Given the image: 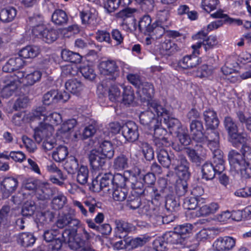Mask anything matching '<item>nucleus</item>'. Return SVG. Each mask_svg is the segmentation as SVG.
Instances as JSON below:
<instances>
[{"label":"nucleus","instance_id":"nucleus-21","mask_svg":"<svg viewBox=\"0 0 251 251\" xmlns=\"http://www.w3.org/2000/svg\"><path fill=\"white\" fill-rule=\"evenodd\" d=\"M205 125L207 128H217L219 124V121L215 111L208 109L203 113Z\"/></svg>","mask_w":251,"mask_h":251},{"label":"nucleus","instance_id":"nucleus-20","mask_svg":"<svg viewBox=\"0 0 251 251\" xmlns=\"http://www.w3.org/2000/svg\"><path fill=\"white\" fill-rule=\"evenodd\" d=\"M201 63V59L195 55L184 56L178 62L179 66L184 69L196 67Z\"/></svg>","mask_w":251,"mask_h":251},{"label":"nucleus","instance_id":"nucleus-60","mask_svg":"<svg viewBox=\"0 0 251 251\" xmlns=\"http://www.w3.org/2000/svg\"><path fill=\"white\" fill-rule=\"evenodd\" d=\"M57 92L51 90L46 93L43 96V102L45 105H50L57 102Z\"/></svg>","mask_w":251,"mask_h":251},{"label":"nucleus","instance_id":"nucleus-27","mask_svg":"<svg viewBox=\"0 0 251 251\" xmlns=\"http://www.w3.org/2000/svg\"><path fill=\"white\" fill-rule=\"evenodd\" d=\"M211 164L217 171V174H221L225 170V160L222 151H217L213 155V160Z\"/></svg>","mask_w":251,"mask_h":251},{"label":"nucleus","instance_id":"nucleus-23","mask_svg":"<svg viewBox=\"0 0 251 251\" xmlns=\"http://www.w3.org/2000/svg\"><path fill=\"white\" fill-rule=\"evenodd\" d=\"M177 50V45L170 39H166L163 42L161 43L159 48L160 53L164 56H171Z\"/></svg>","mask_w":251,"mask_h":251},{"label":"nucleus","instance_id":"nucleus-38","mask_svg":"<svg viewBox=\"0 0 251 251\" xmlns=\"http://www.w3.org/2000/svg\"><path fill=\"white\" fill-rule=\"evenodd\" d=\"M223 25L222 21H217L213 22L207 25L206 27V31L204 30H201L197 34L193 36L194 39L198 40L200 38H203V37H206L208 33L214 29H217Z\"/></svg>","mask_w":251,"mask_h":251},{"label":"nucleus","instance_id":"nucleus-46","mask_svg":"<svg viewBox=\"0 0 251 251\" xmlns=\"http://www.w3.org/2000/svg\"><path fill=\"white\" fill-rule=\"evenodd\" d=\"M222 72L226 76V78L231 82L235 83L238 80L239 75L235 70L225 65L221 68Z\"/></svg>","mask_w":251,"mask_h":251},{"label":"nucleus","instance_id":"nucleus-42","mask_svg":"<svg viewBox=\"0 0 251 251\" xmlns=\"http://www.w3.org/2000/svg\"><path fill=\"white\" fill-rule=\"evenodd\" d=\"M68 154L67 148L64 146H60L53 151L52 156L56 162H60L65 159Z\"/></svg>","mask_w":251,"mask_h":251},{"label":"nucleus","instance_id":"nucleus-39","mask_svg":"<svg viewBox=\"0 0 251 251\" xmlns=\"http://www.w3.org/2000/svg\"><path fill=\"white\" fill-rule=\"evenodd\" d=\"M52 21L57 25H63L67 23L68 16L65 11L61 9H56L51 17Z\"/></svg>","mask_w":251,"mask_h":251},{"label":"nucleus","instance_id":"nucleus-58","mask_svg":"<svg viewBox=\"0 0 251 251\" xmlns=\"http://www.w3.org/2000/svg\"><path fill=\"white\" fill-rule=\"evenodd\" d=\"M82 75L86 78L93 80L96 77V74L92 66L89 65H83L79 67Z\"/></svg>","mask_w":251,"mask_h":251},{"label":"nucleus","instance_id":"nucleus-13","mask_svg":"<svg viewBox=\"0 0 251 251\" xmlns=\"http://www.w3.org/2000/svg\"><path fill=\"white\" fill-rule=\"evenodd\" d=\"M186 153L190 161L197 165H200L205 158L206 150L201 146L197 149L187 148Z\"/></svg>","mask_w":251,"mask_h":251},{"label":"nucleus","instance_id":"nucleus-16","mask_svg":"<svg viewBox=\"0 0 251 251\" xmlns=\"http://www.w3.org/2000/svg\"><path fill=\"white\" fill-rule=\"evenodd\" d=\"M42 22L43 18L41 16H35L29 18V23L32 25V34L40 39L46 28Z\"/></svg>","mask_w":251,"mask_h":251},{"label":"nucleus","instance_id":"nucleus-56","mask_svg":"<svg viewBox=\"0 0 251 251\" xmlns=\"http://www.w3.org/2000/svg\"><path fill=\"white\" fill-rule=\"evenodd\" d=\"M66 201V197L63 194H59L52 199L51 202L52 207L55 210L60 209L64 206Z\"/></svg>","mask_w":251,"mask_h":251},{"label":"nucleus","instance_id":"nucleus-64","mask_svg":"<svg viewBox=\"0 0 251 251\" xmlns=\"http://www.w3.org/2000/svg\"><path fill=\"white\" fill-rule=\"evenodd\" d=\"M113 177L112 187H126L127 179L123 175L116 174L114 176L113 175Z\"/></svg>","mask_w":251,"mask_h":251},{"label":"nucleus","instance_id":"nucleus-26","mask_svg":"<svg viewBox=\"0 0 251 251\" xmlns=\"http://www.w3.org/2000/svg\"><path fill=\"white\" fill-rule=\"evenodd\" d=\"M40 52V49L36 46H27L22 49L19 54L23 58L30 59L37 57Z\"/></svg>","mask_w":251,"mask_h":251},{"label":"nucleus","instance_id":"nucleus-22","mask_svg":"<svg viewBox=\"0 0 251 251\" xmlns=\"http://www.w3.org/2000/svg\"><path fill=\"white\" fill-rule=\"evenodd\" d=\"M116 227L115 232L117 236L122 238L128 232L133 229L131 224L122 220H116L114 222Z\"/></svg>","mask_w":251,"mask_h":251},{"label":"nucleus","instance_id":"nucleus-41","mask_svg":"<svg viewBox=\"0 0 251 251\" xmlns=\"http://www.w3.org/2000/svg\"><path fill=\"white\" fill-rule=\"evenodd\" d=\"M136 144L141 149L145 158L147 160H151L154 157V151L152 148L147 142L138 141Z\"/></svg>","mask_w":251,"mask_h":251},{"label":"nucleus","instance_id":"nucleus-24","mask_svg":"<svg viewBox=\"0 0 251 251\" xmlns=\"http://www.w3.org/2000/svg\"><path fill=\"white\" fill-rule=\"evenodd\" d=\"M168 244L184 246L186 244V236L179 234L175 230L174 231H169L164 234Z\"/></svg>","mask_w":251,"mask_h":251},{"label":"nucleus","instance_id":"nucleus-57","mask_svg":"<svg viewBox=\"0 0 251 251\" xmlns=\"http://www.w3.org/2000/svg\"><path fill=\"white\" fill-rule=\"evenodd\" d=\"M78 167L76 159L74 157L69 158L64 164V168L69 174H74Z\"/></svg>","mask_w":251,"mask_h":251},{"label":"nucleus","instance_id":"nucleus-52","mask_svg":"<svg viewBox=\"0 0 251 251\" xmlns=\"http://www.w3.org/2000/svg\"><path fill=\"white\" fill-rule=\"evenodd\" d=\"M220 4L219 0H202V8L208 13L217 9Z\"/></svg>","mask_w":251,"mask_h":251},{"label":"nucleus","instance_id":"nucleus-37","mask_svg":"<svg viewBox=\"0 0 251 251\" xmlns=\"http://www.w3.org/2000/svg\"><path fill=\"white\" fill-rule=\"evenodd\" d=\"M151 19L148 15H145L140 18L138 23L139 30L145 34L151 32L152 30Z\"/></svg>","mask_w":251,"mask_h":251},{"label":"nucleus","instance_id":"nucleus-17","mask_svg":"<svg viewBox=\"0 0 251 251\" xmlns=\"http://www.w3.org/2000/svg\"><path fill=\"white\" fill-rule=\"evenodd\" d=\"M98 177L97 178L98 179ZM113 175L111 173L104 174L99 181L98 179L92 181V187L95 191H100L109 185H112Z\"/></svg>","mask_w":251,"mask_h":251},{"label":"nucleus","instance_id":"nucleus-5","mask_svg":"<svg viewBox=\"0 0 251 251\" xmlns=\"http://www.w3.org/2000/svg\"><path fill=\"white\" fill-rule=\"evenodd\" d=\"M76 231H71L70 229H65L62 233L63 242H67L70 248L73 250L80 249L84 251V241L79 237L76 236Z\"/></svg>","mask_w":251,"mask_h":251},{"label":"nucleus","instance_id":"nucleus-43","mask_svg":"<svg viewBox=\"0 0 251 251\" xmlns=\"http://www.w3.org/2000/svg\"><path fill=\"white\" fill-rule=\"evenodd\" d=\"M201 172L202 178L206 180L212 179L217 173L212 164L209 163H206L203 165Z\"/></svg>","mask_w":251,"mask_h":251},{"label":"nucleus","instance_id":"nucleus-51","mask_svg":"<svg viewBox=\"0 0 251 251\" xmlns=\"http://www.w3.org/2000/svg\"><path fill=\"white\" fill-rule=\"evenodd\" d=\"M124 92L123 95L122 101L125 104H131L134 99V94L133 90L131 86L123 87Z\"/></svg>","mask_w":251,"mask_h":251},{"label":"nucleus","instance_id":"nucleus-14","mask_svg":"<svg viewBox=\"0 0 251 251\" xmlns=\"http://www.w3.org/2000/svg\"><path fill=\"white\" fill-rule=\"evenodd\" d=\"M89 159L90 165L94 170L102 169L105 163V157L99 150H92L89 154Z\"/></svg>","mask_w":251,"mask_h":251},{"label":"nucleus","instance_id":"nucleus-59","mask_svg":"<svg viewBox=\"0 0 251 251\" xmlns=\"http://www.w3.org/2000/svg\"><path fill=\"white\" fill-rule=\"evenodd\" d=\"M89 171L87 167L81 166L77 172V181L80 184L84 185L87 182Z\"/></svg>","mask_w":251,"mask_h":251},{"label":"nucleus","instance_id":"nucleus-31","mask_svg":"<svg viewBox=\"0 0 251 251\" xmlns=\"http://www.w3.org/2000/svg\"><path fill=\"white\" fill-rule=\"evenodd\" d=\"M42 76V72L38 69L27 71L25 79V85L32 86L34 85L41 80Z\"/></svg>","mask_w":251,"mask_h":251},{"label":"nucleus","instance_id":"nucleus-28","mask_svg":"<svg viewBox=\"0 0 251 251\" xmlns=\"http://www.w3.org/2000/svg\"><path fill=\"white\" fill-rule=\"evenodd\" d=\"M220 206L218 203L212 202L208 204H205L200 207L197 213L198 216H205L214 214L219 209Z\"/></svg>","mask_w":251,"mask_h":251},{"label":"nucleus","instance_id":"nucleus-40","mask_svg":"<svg viewBox=\"0 0 251 251\" xmlns=\"http://www.w3.org/2000/svg\"><path fill=\"white\" fill-rule=\"evenodd\" d=\"M61 57L64 61L75 63H79L81 59V56L79 53L66 49L62 50Z\"/></svg>","mask_w":251,"mask_h":251},{"label":"nucleus","instance_id":"nucleus-62","mask_svg":"<svg viewBox=\"0 0 251 251\" xmlns=\"http://www.w3.org/2000/svg\"><path fill=\"white\" fill-rule=\"evenodd\" d=\"M172 161V166L173 169L185 165H189V163L185 156L180 154L173 157Z\"/></svg>","mask_w":251,"mask_h":251},{"label":"nucleus","instance_id":"nucleus-8","mask_svg":"<svg viewBox=\"0 0 251 251\" xmlns=\"http://www.w3.org/2000/svg\"><path fill=\"white\" fill-rule=\"evenodd\" d=\"M99 68L100 73L109 76V79L115 80L119 76V68L115 60L103 61L100 63Z\"/></svg>","mask_w":251,"mask_h":251},{"label":"nucleus","instance_id":"nucleus-55","mask_svg":"<svg viewBox=\"0 0 251 251\" xmlns=\"http://www.w3.org/2000/svg\"><path fill=\"white\" fill-rule=\"evenodd\" d=\"M177 137L181 145L185 146L189 145L191 142V139L188 134V131L185 128H179L177 131Z\"/></svg>","mask_w":251,"mask_h":251},{"label":"nucleus","instance_id":"nucleus-35","mask_svg":"<svg viewBox=\"0 0 251 251\" xmlns=\"http://www.w3.org/2000/svg\"><path fill=\"white\" fill-rule=\"evenodd\" d=\"M35 240V238L32 234L26 232H23L19 234L17 239L18 243L25 247L33 245Z\"/></svg>","mask_w":251,"mask_h":251},{"label":"nucleus","instance_id":"nucleus-32","mask_svg":"<svg viewBox=\"0 0 251 251\" xmlns=\"http://www.w3.org/2000/svg\"><path fill=\"white\" fill-rule=\"evenodd\" d=\"M17 15V10L13 7L3 8L0 12V20L4 23L12 22Z\"/></svg>","mask_w":251,"mask_h":251},{"label":"nucleus","instance_id":"nucleus-12","mask_svg":"<svg viewBox=\"0 0 251 251\" xmlns=\"http://www.w3.org/2000/svg\"><path fill=\"white\" fill-rule=\"evenodd\" d=\"M235 242L236 240L231 237H219L214 242L213 248L216 251H229L235 246Z\"/></svg>","mask_w":251,"mask_h":251},{"label":"nucleus","instance_id":"nucleus-33","mask_svg":"<svg viewBox=\"0 0 251 251\" xmlns=\"http://www.w3.org/2000/svg\"><path fill=\"white\" fill-rule=\"evenodd\" d=\"M66 90L73 94L79 93L83 88L82 83L76 79H71L67 81L65 85Z\"/></svg>","mask_w":251,"mask_h":251},{"label":"nucleus","instance_id":"nucleus-6","mask_svg":"<svg viewBox=\"0 0 251 251\" xmlns=\"http://www.w3.org/2000/svg\"><path fill=\"white\" fill-rule=\"evenodd\" d=\"M0 94L3 98H8L14 95L18 90L19 85L17 80L11 75L3 77L0 81Z\"/></svg>","mask_w":251,"mask_h":251},{"label":"nucleus","instance_id":"nucleus-44","mask_svg":"<svg viewBox=\"0 0 251 251\" xmlns=\"http://www.w3.org/2000/svg\"><path fill=\"white\" fill-rule=\"evenodd\" d=\"M100 153L105 158L110 159L114 155V151L113 146L109 141H104L102 142L100 145Z\"/></svg>","mask_w":251,"mask_h":251},{"label":"nucleus","instance_id":"nucleus-30","mask_svg":"<svg viewBox=\"0 0 251 251\" xmlns=\"http://www.w3.org/2000/svg\"><path fill=\"white\" fill-rule=\"evenodd\" d=\"M110 194H112L113 199L116 201H122L126 200L128 194L126 187H112L108 189Z\"/></svg>","mask_w":251,"mask_h":251},{"label":"nucleus","instance_id":"nucleus-18","mask_svg":"<svg viewBox=\"0 0 251 251\" xmlns=\"http://www.w3.org/2000/svg\"><path fill=\"white\" fill-rule=\"evenodd\" d=\"M190 132L193 139L198 142L202 140L203 126L201 121L193 120L190 125Z\"/></svg>","mask_w":251,"mask_h":251},{"label":"nucleus","instance_id":"nucleus-50","mask_svg":"<svg viewBox=\"0 0 251 251\" xmlns=\"http://www.w3.org/2000/svg\"><path fill=\"white\" fill-rule=\"evenodd\" d=\"M38 187L37 188L36 192L37 193L41 194V199H47L49 198L50 194L51 192L50 184L46 182H39L38 183Z\"/></svg>","mask_w":251,"mask_h":251},{"label":"nucleus","instance_id":"nucleus-1","mask_svg":"<svg viewBox=\"0 0 251 251\" xmlns=\"http://www.w3.org/2000/svg\"><path fill=\"white\" fill-rule=\"evenodd\" d=\"M242 154L235 150L228 153V160L231 169L246 178L251 177V148L243 145L241 149Z\"/></svg>","mask_w":251,"mask_h":251},{"label":"nucleus","instance_id":"nucleus-29","mask_svg":"<svg viewBox=\"0 0 251 251\" xmlns=\"http://www.w3.org/2000/svg\"><path fill=\"white\" fill-rule=\"evenodd\" d=\"M230 218L236 221H240L242 219L241 212L240 211H234L231 213L229 211L226 210L222 212L217 217V220L221 222H226Z\"/></svg>","mask_w":251,"mask_h":251},{"label":"nucleus","instance_id":"nucleus-19","mask_svg":"<svg viewBox=\"0 0 251 251\" xmlns=\"http://www.w3.org/2000/svg\"><path fill=\"white\" fill-rule=\"evenodd\" d=\"M138 89V93L142 100L147 101V103L154 100H151L154 93V88L151 84L147 82H143L140 86V88Z\"/></svg>","mask_w":251,"mask_h":251},{"label":"nucleus","instance_id":"nucleus-15","mask_svg":"<svg viewBox=\"0 0 251 251\" xmlns=\"http://www.w3.org/2000/svg\"><path fill=\"white\" fill-rule=\"evenodd\" d=\"M202 40V41H200L192 46V48L194 52H197L198 49H200L202 45L204 47L205 51L213 49L218 44L217 37L215 35H210L208 37H203V38H200ZM199 40V39H198Z\"/></svg>","mask_w":251,"mask_h":251},{"label":"nucleus","instance_id":"nucleus-7","mask_svg":"<svg viewBox=\"0 0 251 251\" xmlns=\"http://www.w3.org/2000/svg\"><path fill=\"white\" fill-rule=\"evenodd\" d=\"M224 126L230 137L229 141L236 147L242 142L241 135L238 133V127L233 119L230 117H226L224 120Z\"/></svg>","mask_w":251,"mask_h":251},{"label":"nucleus","instance_id":"nucleus-49","mask_svg":"<svg viewBox=\"0 0 251 251\" xmlns=\"http://www.w3.org/2000/svg\"><path fill=\"white\" fill-rule=\"evenodd\" d=\"M198 199L199 198H195L194 197L186 198L184 202V208L189 210H193L198 205L200 204V203H203L205 201V199Z\"/></svg>","mask_w":251,"mask_h":251},{"label":"nucleus","instance_id":"nucleus-47","mask_svg":"<svg viewBox=\"0 0 251 251\" xmlns=\"http://www.w3.org/2000/svg\"><path fill=\"white\" fill-rule=\"evenodd\" d=\"M167 245L164 234L162 236L156 237L152 242V248L155 251H166Z\"/></svg>","mask_w":251,"mask_h":251},{"label":"nucleus","instance_id":"nucleus-54","mask_svg":"<svg viewBox=\"0 0 251 251\" xmlns=\"http://www.w3.org/2000/svg\"><path fill=\"white\" fill-rule=\"evenodd\" d=\"M216 128H207L205 135H202V140L201 142H206L219 140V134Z\"/></svg>","mask_w":251,"mask_h":251},{"label":"nucleus","instance_id":"nucleus-2","mask_svg":"<svg viewBox=\"0 0 251 251\" xmlns=\"http://www.w3.org/2000/svg\"><path fill=\"white\" fill-rule=\"evenodd\" d=\"M148 110L141 112L139 116L141 124L151 129L152 126H157L159 121L156 118L157 116H167L169 111L160 105L157 100L151 101L148 103Z\"/></svg>","mask_w":251,"mask_h":251},{"label":"nucleus","instance_id":"nucleus-53","mask_svg":"<svg viewBox=\"0 0 251 251\" xmlns=\"http://www.w3.org/2000/svg\"><path fill=\"white\" fill-rule=\"evenodd\" d=\"M114 168L118 170H123L128 167V158L124 155L116 157L114 161Z\"/></svg>","mask_w":251,"mask_h":251},{"label":"nucleus","instance_id":"nucleus-3","mask_svg":"<svg viewBox=\"0 0 251 251\" xmlns=\"http://www.w3.org/2000/svg\"><path fill=\"white\" fill-rule=\"evenodd\" d=\"M141 199L139 197H134L127 200V206L131 209H136L139 208L140 212L149 216L151 221L153 224H159L162 222V216L158 215L157 208L151 207L149 204H145L140 207Z\"/></svg>","mask_w":251,"mask_h":251},{"label":"nucleus","instance_id":"nucleus-4","mask_svg":"<svg viewBox=\"0 0 251 251\" xmlns=\"http://www.w3.org/2000/svg\"><path fill=\"white\" fill-rule=\"evenodd\" d=\"M45 241L49 243L47 251H58L62 246L63 238L61 234L56 229L46 230L43 234Z\"/></svg>","mask_w":251,"mask_h":251},{"label":"nucleus","instance_id":"nucleus-34","mask_svg":"<svg viewBox=\"0 0 251 251\" xmlns=\"http://www.w3.org/2000/svg\"><path fill=\"white\" fill-rule=\"evenodd\" d=\"M157 158L159 162L164 167L168 168L172 163L173 158L170 156L163 147L157 150Z\"/></svg>","mask_w":251,"mask_h":251},{"label":"nucleus","instance_id":"nucleus-48","mask_svg":"<svg viewBox=\"0 0 251 251\" xmlns=\"http://www.w3.org/2000/svg\"><path fill=\"white\" fill-rule=\"evenodd\" d=\"M10 207L8 205H3L0 210V225L6 227L10 225L9 220V214Z\"/></svg>","mask_w":251,"mask_h":251},{"label":"nucleus","instance_id":"nucleus-10","mask_svg":"<svg viewBox=\"0 0 251 251\" xmlns=\"http://www.w3.org/2000/svg\"><path fill=\"white\" fill-rule=\"evenodd\" d=\"M121 130L122 135L129 142H134L139 137L138 126L132 121H129L124 124Z\"/></svg>","mask_w":251,"mask_h":251},{"label":"nucleus","instance_id":"nucleus-63","mask_svg":"<svg viewBox=\"0 0 251 251\" xmlns=\"http://www.w3.org/2000/svg\"><path fill=\"white\" fill-rule=\"evenodd\" d=\"M95 38L96 39L100 42H105L108 44H112V41L111 39L110 34L106 30H98L96 33Z\"/></svg>","mask_w":251,"mask_h":251},{"label":"nucleus","instance_id":"nucleus-11","mask_svg":"<svg viewBox=\"0 0 251 251\" xmlns=\"http://www.w3.org/2000/svg\"><path fill=\"white\" fill-rule=\"evenodd\" d=\"M160 123L159 122L157 126L152 127L154 130V142L158 148L169 147L172 143L164 137L167 134V131L160 127Z\"/></svg>","mask_w":251,"mask_h":251},{"label":"nucleus","instance_id":"nucleus-25","mask_svg":"<svg viewBox=\"0 0 251 251\" xmlns=\"http://www.w3.org/2000/svg\"><path fill=\"white\" fill-rule=\"evenodd\" d=\"M18 184L17 179L15 178L9 177L3 180V187L4 188V198H8L11 193L16 189Z\"/></svg>","mask_w":251,"mask_h":251},{"label":"nucleus","instance_id":"nucleus-36","mask_svg":"<svg viewBox=\"0 0 251 251\" xmlns=\"http://www.w3.org/2000/svg\"><path fill=\"white\" fill-rule=\"evenodd\" d=\"M80 16L83 24L93 25L96 19L95 10L93 8L85 9L81 12Z\"/></svg>","mask_w":251,"mask_h":251},{"label":"nucleus","instance_id":"nucleus-9","mask_svg":"<svg viewBox=\"0 0 251 251\" xmlns=\"http://www.w3.org/2000/svg\"><path fill=\"white\" fill-rule=\"evenodd\" d=\"M53 132L54 128L51 124L41 122L34 129V139L37 143H39L44 138L51 136Z\"/></svg>","mask_w":251,"mask_h":251},{"label":"nucleus","instance_id":"nucleus-61","mask_svg":"<svg viewBox=\"0 0 251 251\" xmlns=\"http://www.w3.org/2000/svg\"><path fill=\"white\" fill-rule=\"evenodd\" d=\"M76 121L75 119H69L62 124L59 131L60 133L64 134L70 133L76 125Z\"/></svg>","mask_w":251,"mask_h":251},{"label":"nucleus","instance_id":"nucleus-45","mask_svg":"<svg viewBox=\"0 0 251 251\" xmlns=\"http://www.w3.org/2000/svg\"><path fill=\"white\" fill-rule=\"evenodd\" d=\"M58 38L57 30L52 28H46L42 34L41 39L45 42L50 44L55 41Z\"/></svg>","mask_w":251,"mask_h":251}]
</instances>
